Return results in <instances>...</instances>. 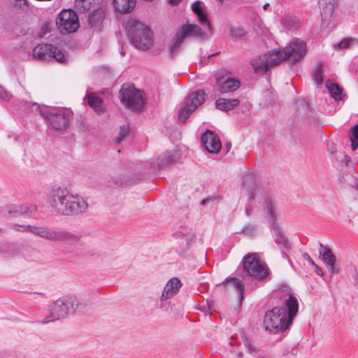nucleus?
I'll list each match as a JSON object with an SVG mask.
<instances>
[{
  "mask_svg": "<svg viewBox=\"0 0 358 358\" xmlns=\"http://www.w3.org/2000/svg\"><path fill=\"white\" fill-rule=\"evenodd\" d=\"M319 256L328 268L331 274L338 273V271L335 268L336 257L331 250L328 247L320 243Z\"/></svg>",
  "mask_w": 358,
  "mask_h": 358,
  "instance_id": "15",
  "label": "nucleus"
},
{
  "mask_svg": "<svg viewBox=\"0 0 358 358\" xmlns=\"http://www.w3.org/2000/svg\"><path fill=\"white\" fill-rule=\"evenodd\" d=\"M178 158L176 152L167 151L160 155L156 159V162H147L145 164V169H157L164 168L167 166L172 165L176 162Z\"/></svg>",
  "mask_w": 358,
  "mask_h": 358,
  "instance_id": "14",
  "label": "nucleus"
},
{
  "mask_svg": "<svg viewBox=\"0 0 358 358\" xmlns=\"http://www.w3.org/2000/svg\"><path fill=\"white\" fill-rule=\"evenodd\" d=\"M240 103L238 99H218L216 101V108L223 111H229L234 109Z\"/></svg>",
  "mask_w": 358,
  "mask_h": 358,
  "instance_id": "24",
  "label": "nucleus"
},
{
  "mask_svg": "<svg viewBox=\"0 0 358 358\" xmlns=\"http://www.w3.org/2000/svg\"><path fill=\"white\" fill-rule=\"evenodd\" d=\"M11 97L12 94L3 87L0 86V99L4 101H8L11 99Z\"/></svg>",
  "mask_w": 358,
  "mask_h": 358,
  "instance_id": "36",
  "label": "nucleus"
},
{
  "mask_svg": "<svg viewBox=\"0 0 358 358\" xmlns=\"http://www.w3.org/2000/svg\"><path fill=\"white\" fill-rule=\"evenodd\" d=\"M281 254H282V257L283 258L287 259H288L287 255L283 250H282Z\"/></svg>",
  "mask_w": 358,
  "mask_h": 358,
  "instance_id": "52",
  "label": "nucleus"
},
{
  "mask_svg": "<svg viewBox=\"0 0 358 358\" xmlns=\"http://www.w3.org/2000/svg\"><path fill=\"white\" fill-rule=\"evenodd\" d=\"M185 38L177 30L173 38V43L169 48V52L171 57H174L180 52L182 43Z\"/></svg>",
  "mask_w": 358,
  "mask_h": 358,
  "instance_id": "27",
  "label": "nucleus"
},
{
  "mask_svg": "<svg viewBox=\"0 0 358 358\" xmlns=\"http://www.w3.org/2000/svg\"><path fill=\"white\" fill-rule=\"evenodd\" d=\"M351 161V157L348 155H345L343 159H342V162L345 164V166H349Z\"/></svg>",
  "mask_w": 358,
  "mask_h": 358,
  "instance_id": "43",
  "label": "nucleus"
},
{
  "mask_svg": "<svg viewBox=\"0 0 358 358\" xmlns=\"http://www.w3.org/2000/svg\"><path fill=\"white\" fill-rule=\"evenodd\" d=\"M56 23L62 34L73 33L80 27L78 16L71 9L62 10L57 17Z\"/></svg>",
  "mask_w": 358,
  "mask_h": 358,
  "instance_id": "11",
  "label": "nucleus"
},
{
  "mask_svg": "<svg viewBox=\"0 0 358 358\" xmlns=\"http://www.w3.org/2000/svg\"><path fill=\"white\" fill-rule=\"evenodd\" d=\"M173 236L176 238H182L184 236V234L180 232V231H178V232H176L173 234Z\"/></svg>",
  "mask_w": 358,
  "mask_h": 358,
  "instance_id": "48",
  "label": "nucleus"
},
{
  "mask_svg": "<svg viewBox=\"0 0 358 358\" xmlns=\"http://www.w3.org/2000/svg\"><path fill=\"white\" fill-rule=\"evenodd\" d=\"M201 203H205V201H204V200H202Z\"/></svg>",
  "mask_w": 358,
  "mask_h": 358,
  "instance_id": "60",
  "label": "nucleus"
},
{
  "mask_svg": "<svg viewBox=\"0 0 358 358\" xmlns=\"http://www.w3.org/2000/svg\"><path fill=\"white\" fill-rule=\"evenodd\" d=\"M178 31L185 37L194 36L198 38H204L206 34L196 24H187L181 26Z\"/></svg>",
  "mask_w": 358,
  "mask_h": 358,
  "instance_id": "20",
  "label": "nucleus"
},
{
  "mask_svg": "<svg viewBox=\"0 0 358 358\" xmlns=\"http://www.w3.org/2000/svg\"><path fill=\"white\" fill-rule=\"evenodd\" d=\"M313 266L315 268V272L320 276H322L324 275V273L320 267H319L316 264L315 265H313Z\"/></svg>",
  "mask_w": 358,
  "mask_h": 358,
  "instance_id": "45",
  "label": "nucleus"
},
{
  "mask_svg": "<svg viewBox=\"0 0 358 358\" xmlns=\"http://www.w3.org/2000/svg\"><path fill=\"white\" fill-rule=\"evenodd\" d=\"M351 142V148L353 151L358 149V136H349Z\"/></svg>",
  "mask_w": 358,
  "mask_h": 358,
  "instance_id": "39",
  "label": "nucleus"
},
{
  "mask_svg": "<svg viewBox=\"0 0 358 358\" xmlns=\"http://www.w3.org/2000/svg\"><path fill=\"white\" fill-rule=\"evenodd\" d=\"M33 56L43 61L55 59L61 64H65L67 61L64 52L57 47L47 43H42L36 46L33 50Z\"/></svg>",
  "mask_w": 358,
  "mask_h": 358,
  "instance_id": "10",
  "label": "nucleus"
},
{
  "mask_svg": "<svg viewBox=\"0 0 358 358\" xmlns=\"http://www.w3.org/2000/svg\"><path fill=\"white\" fill-rule=\"evenodd\" d=\"M28 209L29 208L27 206H15V207H13V213L15 214L23 215L28 211Z\"/></svg>",
  "mask_w": 358,
  "mask_h": 358,
  "instance_id": "41",
  "label": "nucleus"
},
{
  "mask_svg": "<svg viewBox=\"0 0 358 358\" xmlns=\"http://www.w3.org/2000/svg\"><path fill=\"white\" fill-rule=\"evenodd\" d=\"M182 284L178 278H171L166 284L161 296V301H166L176 295Z\"/></svg>",
  "mask_w": 358,
  "mask_h": 358,
  "instance_id": "17",
  "label": "nucleus"
},
{
  "mask_svg": "<svg viewBox=\"0 0 358 358\" xmlns=\"http://www.w3.org/2000/svg\"><path fill=\"white\" fill-rule=\"evenodd\" d=\"M227 147H230V146H231V143H227Z\"/></svg>",
  "mask_w": 358,
  "mask_h": 358,
  "instance_id": "57",
  "label": "nucleus"
},
{
  "mask_svg": "<svg viewBox=\"0 0 358 358\" xmlns=\"http://www.w3.org/2000/svg\"><path fill=\"white\" fill-rule=\"evenodd\" d=\"M111 181L117 187H127L131 185L133 183L132 179L126 175L113 176Z\"/></svg>",
  "mask_w": 358,
  "mask_h": 358,
  "instance_id": "30",
  "label": "nucleus"
},
{
  "mask_svg": "<svg viewBox=\"0 0 358 358\" xmlns=\"http://www.w3.org/2000/svg\"><path fill=\"white\" fill-rule=\"evenodd\" d=\"M105 17L104 10L101 8L94 10L89 16V22L92 27H99Z\"/></svg>",
  "mask_w": 358,
  "mask_h": 358,
  "instance_id": "28",
  "label": "nucleus"
},
{
  "mask_svg": "<svg viewBox=\"0 0 358 358\" xmlns=\"http://www.w3.org/2000/svg\"><path fill=\"white\" fill-rule=\"evenodd\" d=\"M323 71L322 66H319L317 67L313 73V79L317 84H321L323 81Z\"/></svg>",
  "mask_w": 358,
  "mask_h": 358,
  "instance_id": "34",
  "label": "nucleus"
},
{
  "mask_svg": "<svg viewBox=\"0 0 358 358\" xmlns=\"http://www.w3.org/2000/svg\"><path fill=\"white\" fill-rule=\"evenodd\" d=\"M245 31L242 28H231V34L236 37H242L245 35Z\"/></svg>",
  "mask_w": 358,
  "mask_h": 358,
  "instance_id": "38",
  "label": "nucleus"
},
{
  "mask_svg": "<svg viewBox=\"0 0 358 358\" xmlns=\"http://www.w3.org/2000/svg\"><path fill=\"white\" fill-rule=\"evenodd\" d=\"M13 229L20 231L29 232L48 241L64 242L71 245L77 244L80 240V236L77 233L48 226L14 224Z\"/></svg>",
  "mask_w": 358,
  "mask_h": 358,
  "instance_id": "3",
  "label": "nucleus"
},
{
  "mask_svg": "<svg viewBox=\"0 0 358 358\" xmlns=\"http://www.w3.org/2000/svg\"><path fill=\"white\" fill-rule=\"evenodd\" d=\"M306 54V44L299 38H293L285 48L278 51L268 52L264 54L270 68L281 62L289 59L292 64L297 63Z\"/></svg>",
  "mask_w": 358,
  "mask_h": 358,
  "instance_id": "4",
  "label": "nucleus"
},
{
  "mask_svg": "<svg viewBox=\"0 0 358 358\" xmlns=\"http://www.w3.org/2000/svg\"><path fill=\"white\" fill-rule=\"evenodd\" d=\"M303 108H308V106H307V105H306V104H303Z\"/></svg>",
  "mask_w": 358,
  "mask_h": 358,
  "instance_id": "56",
  "label": "nucleus"
},
{
  "mask_svg": "<svg viewBox=\"0 0 358 358\" xmlns=\"http://www.w3.org/2000/svg\"><path fill=\"white\" fill-rule=\"evenodd\" d=\"M127 27L130 41L137 49L148 50L152 47L153 34L148 26L137 20H130Z\"/></svg>",
  "mask_w": 358,
  "mask_h": 358,
  "instance_id": "5",
  "label": "nucleus"
},
{
  "mask_svg": "<svg viewBox=\"0 0 358 358\" xmlns=\"http://www.w3.org/2000/svg\"><path fill=\"white\" fill-rule=\"evenodd\" d=\"M243 268L247 275L258 280L264 279L269 271L266 264L262 262L257 253H249L243 259Z\"/></svg>",
  "mask_w": 358,
  "mask_h": 358,
  "instance_id": "8",
  "label": "nucleus"
},
{
  "mask_svg": "<svg viewBox=\"0 0 358 358\" xmlns=\"http://www.w3.org/2000/svg\"><path fill=\"white\" fill-rule=\"evenodd\" d=\"M243 343L250 353H256L258 352L257 348L255 346H254L250 342V339L245 336L243 338Z\"/></svg>",
  "mask_w": 358,
  "mask_h": 358,
  "instance_id": "35",
  "label": "nucleus"
},
{
  "mask_svg": "<svg viewBox=\"0 0 358 358\" xmlns=\"http://www.w3.org/2000/svg\"><path fill=\"white\" fill-rule=\"evenodd\" d=\"M269 6V3H265L264 6H263V8L264 10H266L268 8V7Z\"/></svg>",
  "mask_w": 358,
  "mask_h": 358,
  "instance_id": "54",
  "label": "nucleus"
},
{
  "mask_svg": "<svg viewBox=\"0 0 358 358\" xmlns=\"http://www.w3.org/2000/svg\"><path fill=\"white\" fill-rule=\"evenodd\" d=\"M113 5L120 13H129L135 7L136 0H113Z\"/></svg>",
  "mask_w": 358,
  "mask_h": 358,
  "instance_id": "25",
  "label": "nucleus"
},
{
  "mask_svg": "<svg viewBox=\"0 0 358 358\" xmlns=\"http://www.w3.org/2000/svg\"><path fill=\"white\" fill-rule=\"evenodd\" d=\"M302 256H303V257L306 260H307V261L309 262V264H311L312 266H313V265H315V263L314 262V261L312 259V258L310 257V255H309L308 253L304 252V253L302 255Z\"/></svg>",
  "mask_w": 358,
  "mask_h": 358,
  "instance_id": "44",
  "label": "nucleus"
},
{
  "mask_svg": "<svg viewBox=\"0 0 358 358\" xmlns=\"http://www.w3.org/2000/svg\"><path fill=\"white\" fill-rule=\"evenodd\" d=\"M266 208L267 210V214L270 217V222L272 225V229L275 235V242L280 245L282 248L286 250H290V244L282 233L280 227L276 222V213L274 203L271 199H266L265 201Z\"/></svg>",
  "mask_w": 358,
  "mask_h": 358,
  "instance_id": "12",
  "label": "nucleus"
},
{
  "mask_svg": "<svg viewBox=\"0 0 358 358\" xmlns=\"http://www.w3.org/2000/svg\"><path fill=\"white\" fill-rule=\"evenodd\" d=\"M217 54H218V53H216V54H212V55H209V56H208V57H211L214 56L215 55H217Z\"/></svg>",
  "mask_w": 358,
  "mask_h": 358,
  "instance_id": "55",
  "label": "nucleus"
},
{
  "mask_svg": "<svg viewBox=\"0 0 358 358\" xmlns=\"http://www.w3.org/2000/svg\"><path fill=\"white\" fill-rule=\"evenodd\" d=\"M217 1H220V2H222V1H224V0H217Z\"/></svg>",
  "mask_w": 358,
  "mask_h": 358,
  "instance_id": "58",
  "label": "nucleus"
},
{
  "mask_svg": "<svg viewBox=\"0 0 358 358\" xmlns=\"http://www.w3.org/2000/svg\"><path fill=\"white\" fill-rule=\"evenodd\" d=\"M201 142L206 151L211 154L218 153L222 148L219 136H201Z\"/></svg>",
  "mask_w": 358,
  "mask_h": 358,
  "instance_id": "18",
  "label": "nucleus"
},
{
  "mask_svg": "<svg viewBox=\"0 0 358 358\" xmlns=\"http://www.w3.org/2000/svg\"><path fill=\"white\" fill-rule=\"evenodd\" d=\"M299 310V303L296 297L289 295L283 306H277L266 312L264 325L266 331L277 333L286 330L292 324Z\"/></svg>",
  "mask_w": 358,
  "mask_h": 358,
  "instance_id": "1",
  "label": "nucleus"
},
{
  "mask_svg": "<svg viewBox=\"0 0 358 358\" xmlns=\"http://www.w3.org/2000/svg\"><path fill=\"white\" fill-rule=\"evenodd\" d=\"M265 55L259 56L251 60L250 63L255 73H265L269 70Z\"/></svg>",
  "mask_w": 358,
  "mask_h": 358,
  "instance_id": "23",
  "label": "nucleus"
},
{
  "mask_svg": "<svg viewBox=\"0 0 358 358\" xmlns=\"http://www.w3.org/2000/svg\"><path fill=\"white\" fill-rule=\"evenodd\" d=\"M87 102L95 111L99 112L101 110L102 101L99 97L93 94H89L87 96Z\"/></svg>",
  "mask_w": 358,
  "mask_h": 358,
  "instance_id": "32",
  "label": "nucleus"
},
{
  "mask_svg": "<svg viewBox=\"0 0 358 358\" xmlns=\"http://www.w3.org/2000/svg\"><path fill=\"white\" fill-rule=\"evenodd\" d=\"M355 43V41L352 38H344L343 41H341L340 43H337L335 47L336 48L340 49H347L351 47L354 43Z\"/></svg>",
  "mask_w": 358,
  "mask_h": 358,
  "instance_id": "33",
  "label": "nucleus"
},
{
  "mask_svg": "<svg viewBox=\"0 0 358 358\" xmlns=\"http://www.w3.org/2000/svg\"><path fill=\"white\" fill-rule=\"evenodd\" d=\"M121 103L135 113H140L145 103L143 93L132 84L122 85L120 91Z\"/></svg>",
  "mask_w": 358,
  "mask_h": 358,
  "instance_id": "7",
  "label": "nucleus"
},
{
  "mask_svg": "<svg viewBox=\"0 0 358 358\" xmlns=\"http://www.w3.org/2000/svg\"><path fill=\"white\" fill-rule=\"evenodd\" d=\"M43 115L48 120L52 128L59 131L67 127L71 113L62 108L48 109L43 113Z\"/></svg>",
  "mask_w": 358,
  "mask_h": 358,
  "instance_id": "13",
  "label": "nucleus"
},
{
  "mask_svg": "<svg viewBox=\"0 0 358 358\" xmlns=\"http://www.w3.org/2000/svg\"><path fill=\"white\" fill-rule=\"evenodd\" d=\"M243 352H238L237 353V357H238V358H243Z\"/></svg>",
  "mask_w": 358,
  "mask_h": 358,
  "instance_id": "53",
  "label": "nucleus"
},
{
  "mask_svg": "<svg viewBox=\"0 0 358 358\" xmlns=\"http://www.w3.org/2000/svg\"><path fill=\"white\" fill-rule=\"evenodd\" d=\"M327 151L331 155H335L337 152V148L335 143L332 141H328L327 145Z\"/></svg>",
  "mask_w": 358,
  "mask_h": 358,
  "instance_id": "40",
  "label": "nucleus"
},
{
  "mask_svg": "<svg viewBox=\"0 0 358 358\" xmlns=\"http://www.w3.org/2000/svg\"><path fill=\"white\" fill-rule=\"evenodd\" d=\"M326 87L331 94V96L338 101L342 100L344 96L342 89L336 83H331L330 80L326 81Z\"/></svg>",
  "mask_w": 358,
  "mask_h": 358,
  "instance_id": "29",
  "label": "nucleus"
},
{
  "mask_svg": "<svg viewBox=\"0 0 358 358\" xmlns=\"http://www.w3.org/2000/svg\"><path fill=\"white\" fill-rule=\"evenodd\" d=\"M129 133H135V131L129 124H124L120 126V131L119 134H129Z\"/></svg>",
  "mask_w": 358,
  "mask_h": 358,
  "instance_id": "37",
  "label": "nucleus"
},
{
  "mask_svg": "<svg viewBox=\"0 0 358 358\" xmlns=\"http://www.w3.org/2000/svg\"><path fill=\"white\" fill-rule=\"evenodd\" d=\"M127 136H119L118 137L115 138V143L117 144H119L121 143V141L123 140L124 137Z\"/></svg>",
  "mask_w": 358,
  "mask_h": 358,
  "instance_id": "49",
  "label": "nucleus"
},
{
  "mask_svg": "<svg viewBox=\"0 0 358 358\" xmlns=\"http://www.w3.org/2000/svg\"><path fill=\"white\" fill-rule=\"evenodd\" d=\"M224 283H226L227 287H233L238 292V300L241 304L244 299L243 293L245 289L243 282L240 279L236 277H233L226 278L225 280L223 282V284Z\"/></svg>",
  "mask_w": 358,
  "mask_h": 358,
  "instance_id": "22",
  "label": "nucleus"
},
{
  "mask_svg": "<svg viewBox=\"0 0 358 358\" xmlns=\"http://www.w3.org/2000/svg\"><path fill=\"white\" fill-rule=\"evenodd\" d=\"M245 212L248 216H250L253 213V209L250 207H246Z\"/></svg>",
  "mask_w": 358,
  "mask_h": 358,
  "instance_id": "47",
  "label": "nucleus"
},
{
  "mask_svg": "<svg viewBox=\"0 0 358 358\" xmlns=\"http://www.w3.org/2000/svg\"><path fill=\"white\" fill-rule=\"evenodd\" d=\"M13 213V211H12V210H9V211H8V213H10H10Z\"/></svg>",
  "mask_w": 358,
  "mask_h": 358,
  "instance_id": "59",
  "label": "nucleus"
},
{
  "mask_svg": "<svg viewBox=\"0 0 358 358\" xmlns=\"http://www.w3.org/2000/svg\"><path fill=\"white\" fill-rule=\"evenodd\" d=\"M78 307V301L75 296L59 298L50 305V315L47 316L39 322L45 324L59 320L60 318H64L69 314L75 313Z\"/></svg>",
  "mask_w": 358,
  "mask_h": 358,
  "instance_id": "6",
  "label": "nucleus"
},
{
  "mask_svg": "<svg viewBox=\"0 0 358 358\" xmlns=\"http://www.w3.org/2000/svg\"><path fill=\"white\" fill-rule=\"evenodd\" d=\"M192 9L193 12L196 14L199 21L201 24L206 25L209 30H210V24L207 19L206 14L203 11L202 8L201 6V1H197L194 3L192 6Z\"/></svg>",
  "mask_w": 358,
  "mask_h": 358,
  "instance_id": "26",
  "label": "nucleus"
},
{
  "mask_svg": "<svg viewBox=\"0 0 358 358\" xmlns=\"http://www.w3.org/2000/svg\"><path fill=\"white\" fill-rule=\"evenodd\" d=\"M204 100L205 92L203 90L189 93L180 104L178 119L182 122H185L190 115L203 103Z\"/></svg>",
  "mask_w": 358,
  "mask_h": 358,
  "instance_id": "9",
  "label": "nucleus"
},
{
  "mask_svg": "<svg viewBox=\"0 0 358 358\" xmlns=\"http://www.w3.org/2000/svg\"><path fill=\"white\" fill-rule=\"evenodd\" d=\"M336 0H322L320 4L321 20L323 25H327L332 17L336 6Z\"/></svg>",
  "mask_w": 358,
  "mask_h": 358,
  "instance_id": "16",
  "label": "nucleus"
},
{
  "mask_svg": "<svg viewBox=\"0 0 358 358\" xmlns=\"http://www.w3.org/2000/svg\"><path fill=\"white\" fill-rule=\"evenodd\" d=\"M284 25L288 29H296L300 27V22L295 16H286L282 20Z\"/></svg>",
  "mask_w": 358,
  "mask_h": 358,
  "instance_id": "31",
  "label": "nucleus"
},
{
  "mask_svg": "<svg viewBox=\"0 0 358 358\" xmlns=\"http://www.w3.org/2000/svg\"><path fill=\"white\" fill-rule=\"evenodd\" d=\"M201 134H205V135H207V134H215V131H213L212 130L206 129Z\"/></svg>",
  "mask_w": 358,
  "mask_h": 358,
  "instance_id": "50",
  "label": "nucleus"
},
{
  "mask_svg": "<svg viewBox=\"0 0 358 358\" xmlns=\"http://www.w3.org/2000/svg\"><path fill=\"white\" fill-rule=\"evenodd\" d=\"M357 163H358V157H357Z\"/></svg>",
  "mask_w": 358,
  "mask_h": 358,
  "instance_id": "61",
  "label": "nucleus"
},
{
  "mask_svg": "<svg viewBox=\"0 0 358 358\" xmlns=\"http://www.w3.org/2000/svg\"><path fill=\"white\" fill-rule=\"evenodd\" d=\"M52 209L62 215H75L86 212L88 204L78 194H71L66 189L53 188L48 196Z\"/></svg>",
  "mask_w": 358,
  "mask_h": 358,
  "instance_id": "2",
  "label": "nucleus"
},
{
  "mask_svg": "<svg viewBox=\"0 0 358 358\" xmlns=\"http://www.w3.org/2000/svg\"><path fill=\"white\" fill-rule=\"evenodd\" d=\"M216 81L218 90L221 93L234 92L241 86V83L238 80L230 77H227L226 79L217 78Z\"/></svg>",
  "mask_w": 358,
  "mask_h": 358,
  "instance_id": "19",
  "label": "nucleus"
},
{
  "mask_svg": "<svg viewBox=\"0 0 358 358\" xmlns=\"http://www.w3.org/2000/svg\"><path fill=\"white\" fill-rule=\"evenodd\" d=\"M348 134H358V124L351 127Z\"/></svg>",
  "mask_w": 358,
  "mask_h": 358,
  "instance_id": "46",
  "label": "nucleus"
},
{
  "mask_svg": "<svg viewBox=\"0 0 358 358\" xmlns=\"http://www.w3.org/2000/svg\"><path fill=\"white\" fill-rule=\"evenodd\" d=\"M257 182V178L253 173H248L243 177V186L250 200L255 197Z\"/></svg>",
  "mask_w": 358,
  "mask_h": 358,
  "instance_id": "21",
  "label": "nucleus"
},
{
  "mask_svg": "<svg viewBox=\"0 0 358 358\" xmlns=\"http://www.w3.org/2000/svg\"><path fill=\"white\" fill-rule=\"evenodd\" d=\"M181 1V0H169V3L172 5H177Z\"/></svg>",
  "mask_w": 358,
  "mask_h": 358,
  "instance_id": "51",
  "label": "nucleus"
},
{
  "mask_svg": "<svg viewBox=\"0 0 358 358\" xmlns=\"http://www.w3.org/2000/svg\"><path fill=\"white\" fill-rule=\"evenodd\" d=\"M255 227L252 224H248L243 228V232L246 234L252 235L255 233Z\"/></svg>",
  "mask_w": 358,
  "mask_h": 358,
  "instance_id": "42",
  "label": "nucleus"
}]
</instances>
